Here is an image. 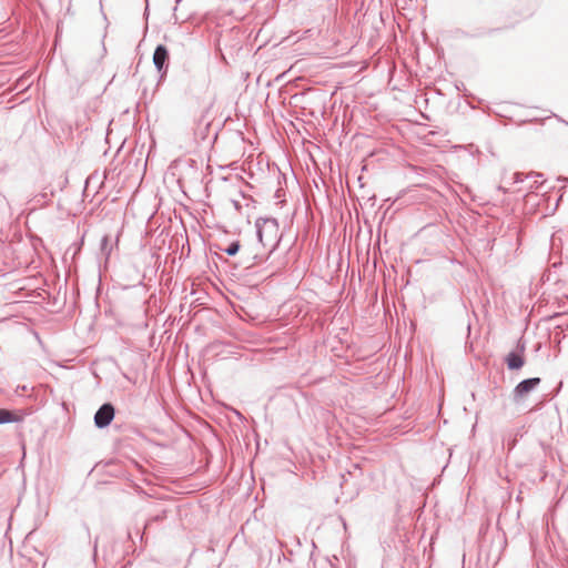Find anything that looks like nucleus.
I'll return each instance as SVG.
<instances>
[{
	"label": "nucleus",
	"instance_id": "nucleus-5",
	"mask_svg": "<svg viewBox=\"0 0 568 568\" xmlns=\"http://www.w3.org/2000/svg\"><path fill=\"white\" fill-rule=\"evenodd\" d=\"M23 418L20 412H12L8 409H0V424L18 423Z\"/></svg>",
	"mask_w": 568,
	"mask_h": 568
},
{
	"label": "nucleus",
	"instance_id": "nucleus-3",
	"mask_svg": "<svg viewBox=\"0 0 568 568\" xmlns=\"http://www.w3.org/2000/svg\"><path fill=\"white\" fill-rule=\"evenodd\" d=\"M114 418V407L111 404L102 405L94 415L95 426L99 428L106 427Z\"/></svg>",
	"mask_w": 568,
	"mask_h": 568
},
{
	"label": "nucleus",
	"instance_id": "nucleus-1",
	"mask_svg": "<svg viewBox=\"0 0 568 568\" xmlns=\"http://www.w3.org/2000/svg\"><path fill=\"white\" fill-rule=\"evenodd\" d=\"M257 235L263 245H274L277 241V225L272 220L258 224Z\"/></svg>",
	"mask_w": 568,
	"mask_h": 568
},
{
	"label": "nucleus",
	"instance_id": "nucleus-2",
	"mask_svg": "<svg viewBox=\"0 0 568 568\" xmlns=\"http://www.w3.org/2000/svg\"><path fill=\"white\" fill-rule=\"evenodd\" d=\"M540 383V378L534 377L520 382L514 389V400L521 402Z\"/></svg>",
	"mask_w": 568,
	"mask_h": 568
},
{
	"label": "nucleus",
	"instance_id": "nucleus-7",
	"mask_svg": "<svg viewBox=\"0 0 568 568\" xmlns=\"http://www.w3.org/2000/svg\"><path fill=\"white\" fill-rule=\"evenodd\" d=\"M240 248L239 243L234 242L232 243L227 248H225V253L227 255H235Z\"/></svg>",
	"mask_w": 568,
	"mask_h": 568
},
{
	"label": "nucleus",
	"instance_id": "nucleus-6",
	"mask_svg": "<svg viewBox=\"0 0 568 568\" xmlns=\"http://www.w3.org/2000/svg\"><path fill=\"white\" fill-rule=\"evenodd\" d=\"M169 57L168 50L164 45H159L153 54V62L158 70H161Z\"/></svg>",
	"mask_w": 568,
	"mask_h": 568
},
{
	"label": "nucleus",
	"instance_id": "nucleus-4",
	"mask_svg": "<svg viewBox=\"0 0 568 568\" xmlns=\"http://www.w3.org/2000/svg\"><path fill=\"white\" fill-rule=\"evenodd\" d=\"M506 363L509 369H519L525 364L524 347L520 352H511L506 357Z\"/></svg>",
	"mask_w": 568,
	"mask_h": 568
}]
</instances>
